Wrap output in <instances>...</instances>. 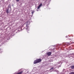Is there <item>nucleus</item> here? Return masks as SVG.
<instances>
[{"label": "nucleus", "mask_w": 74, "mask_h": 74, "mask_svg": "<svg viewBox=\"0 0 74 74\" xmlns=\"http://www.w3.org/2000/svg\"><path fill=\"white\" fill-rule=\"evenodd\" d=\"M41 61V59H38L34 61V64H36V63H40V62Z\"/></svg>", "instance_id": "1"}, {"label": "nucleus", "mask_w": 74, "mask_h": 74, "mask_svg": "<svg viewBox=\"0 0 74 74\" xmlns=\"http://www.w3.org/2000/svg\"><path fill=\"white\" fill-rule=\"evenodd\" d=\"M30 24V22L29 21H27L26 22L24 25H26V27H28L29 26L28 25H29V24Z\"/></svg>", "instance_id": "2"}, {"label": "nucleus", "mask_w": 74, "mask_h": 74, "mask_svg": "<svg viewBox=\"0 0 74 74\" xmlns=\"http://www.w3.org/2000/svg\"><path fill=\"white\" fill-rule=\"evenodd\" d=\"M42 3H40V4L39 5V6H38L37 9H39V8H40V7H41L42 6Z\"/></svg>", "instance_id": "3"}, {"label": "nucleus", "mask_w": 74, "mask_h": 74, "mask_svg": "<svg viewBox=\"0 0 74 74\" xmlns=\"http://www.w3.org/2000/svg\"><path fill=\"white\" fill-rule=\"evenodd\" d=\"M47 54L48 55V56H49L51 55V52H49L47 53Z\"/></svg>", "instance_id": "4"}, {"label": "nucleus", "mask_w": 74, "mask_h": 74, "mask_svg": "<svg viewBox=\"0 0 74 74\" xmlns=\"http://www.w3.org/2000/svg\"><path fill=\"white\" fill-rule=\"evenodd\" d=\"M6 12H7V14H8V13H9V12H8V9H7L6 10Z\"/></svg>", "instance_id": "5"}, {"label": "nucleus", "mask_w": 74, "mask_h": 74, "mask_svg": "<svg viewBox=\"0 0 74 74\" xmlns=\"http://www.w3.org/2000/svg\"><path fill=\"white\" fill-rule=\"evenodd\" d=\"M71 68H72V69H74V65L71 66Z\"/></svg>", "instance_id": "6"}, {"label": "nucleus", "mask_w": 74, "mask_h": 74, "mask_svg": "<svg viewBox=\"0 0 74 74\" xmlns=\"http://www.w3.org/2000/svg\"><path fill=\"white\" fill-rule=\"evenodd\" d=\"M58 64H62V63L60 62H58Z\"/></svg>", "instance_id": "7"}, {"label": "nucleus", "mask_w": 74, "mask_h": 74, "mask_svg": "<svg viewBox=\"0 0 74 74\" xmlns=\"http://www.w3.org/2000/svg\"><path fill=\"white\" fill-rule=\"evenodd\" d=\"M55 71H56V72H57V73H58L59 72V71H58L57 70H56Z\"/></svg>", "instance_id": "8"}, {"label": "nucleus", "mask_w": 74, "mask_h": 74, "mask_svg": "<svg viewBox=\"0 0 74 74\" xmlns=\"http://www.w3.org/2000/svg\"><path fill=\"white\" fill-rule=\"evenodd\" d=\"M53 68L52 67L50 69V70H53Z\"/></svg>", "instance_id": "9"}, {"label": "nucleus", "mask_w": 74, "mask_h": 74, "mask_svg": "<svg viewBox=\"0 0 74 74\" xmlns=\"http://www.w3.org/2000/svg\"><path fill=\"white\" fill-rule=\"evenodd\" d=\"M34 11H33L32 12V14H33V13H34Z\"/></svg>", "instance_id": "10"}, {"label": "nucleus", "mask_w": 74, "mask_h": 74, "mask_svg": "<svg viewBox=\"0 0 74 74\" xmlns=\"http://www.w3.org/2000/svg\"><path fill=\"white\" fill-rule=\"evenodd\" d=\"M26 30H29V28H26Z\"/></svg>", "instance_id": "11"}, {"label": "nucleus", "mask_w": 74, "mask_h": 74, "mask_svg": "<svg viewBox=\"0 0 74 74\" xmlns=\"http://www.w3.org/2000/svg\"><path fill=\"white\" fill-rule=\"evenodd\" d=\"M20 0H16V1H19Z\"/></svg>", "instance_id": "12"}, {"label": "nucleus", "mask_w": 74, "mask_h": 74, "mask_svg": "<svg viewBox=\"0 0 74 74\" xmlns=\"http://www.w3.org/2000/svg\"><path fill=\"white\" fill-rule=\"evenodd\" d=\"M61 66V65L60 66V67Z\"/></svg>", "instance_id": "13"}, {"label": "nucleus", "mask_w": 74, "mask_h": 74, "mask_svg": "<svg viewBox=\"0 0 74 74\" xmlns=\"http://www.w3.org/2000/svg\"><path fill=\"white\" fill-rule=\"evenodd\" d=\"M37 10V11H38V10Z\"/></svg>", "instance_id": "14"}, {"label": "nucleus", "mask_w": 74, "mask_h": 74, "mask_svg": "<svg viewBox=\"0 0 74 74\" xmlns=\"http://www.w3.org/2000/svg\"><path fill=\"white\" fill-rule=\"evenodd\" d=\"M66 37H67V36H66Z\"/></svg>", "instance_id": "15"}]
</instances>
